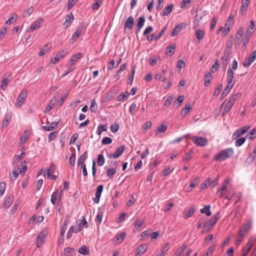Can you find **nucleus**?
<instances>
[{
    "mask_svg": "<svg viewBox=\"0 0 256 256\" xmlns=\"http://www.w3.org/2000/svg\"><path fill=\"white\" fill-rule=\"evenodd\" d=\"M233 77L234 72L232 70L231 68H228L227 72L228 84L222 92L221 98H224L230 92V90L234 86L235 82L233 80Z\"/></svg>",
    "mask_w": 256,
    "mask_h": 256,
    "instance_id": "obj_1",
    "label": "nucleus"
},
{
    "mask_svg": "<svg viewBox=\"0 0 256 256\" xmlns=\"http://www.w3.org/2000/svg\"><path fill=\"white\" fill-rule=\"evenodd\" d=\"M234 154V150L232 148H226L218 153L214 158L216 161H223L232 156Z\"/></svg>",
    "mask_w": 256,
    "mask_h": 256,
    "instance_id": "obj_2",
    "label": "nucleus"
},
{
    "mask_svg": "<svg viewBox=\"0 0 256 256\" xmlns=\"http://www.w3.org/2000/svg\"><path fill=\"white\" fill-rule=\"evenodd\" d=\"M242 96V94L241 92H238L236 94L231 95L229 97V99L224 106L222 112L223 115H225L229 112L235 102L240 98Z\"/></svg>",
    "mask_w": 256,
    "mask_h": 256,
    "instance_id": "obj_3",
    "label": "nucleus"
},
{
    "mask_svg": "<svg viewBox=\"0 0 256 256\" xmlns=\"http://www.w3.org/2000/svg\"><path fill=\"white\" fill-rule=\"evenodd\" d=\"M28 94V92L26 90H24L18 95L16 100L15 105L16 107L20 108L24 103Z\"/></svg>",
    "mask_w": 256,
    "mask_h": 256,
    "instance_id": "obj_4",
    "label": "nucleus"
},
{
    "mask_svg": "<svg viewBox=\"0 0 256 256\" xmlns=\"http://www.w3.org/2000/svg\"><path fill=\"white\" fill-rule=\"evenodd\" d=\"M192 139L193 142L199 146H204L208 143V140L204 137L194 136Z\"/></svg>",
    "mask_w": 256,
    "mask_h": 256,
    "instance_id": "obj_5",
    "label": "nucleus"
},
{
    "mask_svg": "<svg viewBox=\"0 0 256 256\" xmlns=\"http://www.w3.org/2000/svg\"><path fill=\"white\" fill-rule=\"evenodd\" d=\"M250 128V126H246L237 130L232 136V139L236 140L243 136L248 132Z\"/></svg>",
    "mask_w": 256,
    "mask_h": 256,
    "instance_id": "obj_6",
    "label": "nucleus"
},
{
    "mask_svg": "<svg viewBox=\"0 0 256 256\" xmlns=\"http://www.w3.org/2000/svg\"><path fill=\"white\" fill-rule=\"evenodd\" d=\"M46 235V232L45 230L41 231L36 237V245L37 248H39L44 242L45 237Z\"/></svg>",
    "mask_w": 256,
    "mask_h": 256,
    "instance_id": "obj_7",
    "label": "nucleus"
},
{
    "mask_svg": "<svg viewBox=\"0 0 256 256\" xmlns=\"http://www.w3.org/2000/svg\"><path fill=\"white\" fill-rule=\"evenodd\" d=\"M68 54L67 50H60L56 56L52 58L50 60V62L52 64L57 63L60 60L64 58V56H66Z\"/></svg>",
    "mask_w": 256,
    "mask_h": 256,
    "instance_id": "obj_8",
    "label": "nucleus"
},
{
    "mask_svg": "<svg viewBox=\"0 0 256 256\" xmlns=\"http://www.w3.org/2000/svg\"><path fill=\"white\" fill-rule=\"evenodd\" d=\"M125 147L124 146H121L118 148L115 152L112 154H110L108 156L110 158H116L120 157L124 150Z\"/></svg>",
    "mask_w": 256,
    "mask_h": 256,
    "instance_id": "obj_9",
    "label": "nucleus"
},
{
    "mask_svg": "<svg viewBox=\"0 0 256 256\" xmlns=\"http://www.w3.org/2000/svg\"><path fill=\"white\" fill-rule=\"evenodd\" d=\"M256 59V50H254L247 60L244 63L243 66L245 68H248Z\"/></svg>",
    "mask_w": 256,
    "mask_h": 256,
    "instance_id": "obj_10",
    "label": "nucleus"
},
{
    "mask_svg": "<svg viewBox=\"0 0 256 256\" xmlns=\"http://www.w3.org/2000/svg\"><path fill=\"white\" fill-rule=\"evenodd\" d=\"M83 28H84L82 26H78L74 33L73 34L70 40V43H74L77 40V38H79L81 34Z\"/></svg>",
    "mask_w": 256,
    "mask_h": 256,
    "instance_id": "obj_11",
    "label": "nucleus"
},
{
    "mask_svg": "<svg viewBox=\"0 0 256 256\" xmlns=\"http://www.w3.org/2000/svg\"><path fill=\"white\" fill-rule=\"evenodd\" d=\"M148 246L146 244H141L136 248V256H140L148 250Z\"/></svg>",
    "mask_w": 256,
    "mask_h": 256,
    "instance_id": "obj_12",
    "label": "nucleus"
},
{
    "mask_svg": "<svg viewBox=\"0 0 256 256\" xmlns=\"http://www.w3.org/2000/svg\"><path fill=\"white\" fill-rule=\"evenodd\" d=\"M126 236V232H122L120 234H118L113 238V242L116 244H118L121 243Z\"/></svg>",
    "mask_w": 256,
    "mask_h": 256,
    "instance_id": "obj_13",
    "label": "nucleus"
},
{
    "mask_svg": "<svg viewBox=\"0 0 256 256\" xmlns=\"http://www.w3.org/2000/svg\"><path fill=\"white\" fill-rule=\"evenodd\" d=\"M134 19L132 16H129L124 22V30L128 29L131 30L133 27Z\"/></svg>",
    "mask_w": 256,
    "mask_h": 256,
    "instance_id": "obj_14",
    "label": "nucleus"
},
{
    "mask_svg": "<svg viewBox=\"0 0 256 256\" xmlns=\"http://www.w3.org/2000/svg\"><path fill=\"white\" fill-rule=\"evenodd\" d=\"M230 55V52L228 50H224V54L222 57V68L224 69H226L227 64H228V60L229 58Z\"/></svg>",
    "mask_w": 256,
    "mask_h": 256,
    "instance_id": "obj_15",
    "label": "nucleus"
},
{
    "mask_svg": "<svg viewBox=\"0 0 256 256\" xmlns=\"http://www.w3.org/2000/svg\"><path fill=\"white\" fill-rule=\"evenodd\" d=\"M104 186L102 184L99 185L96 189V198H94V201L96 203H98L100 202L101 194L102 192Z\"/></svg>",
    "mask_w": 256,
    "mask_h": 256,
    "instance_id": "obj_16",
    "label": "nucleus"
},
{
    "mask_svg": "<svg viewBox=\"0 0 256 256\" xmlns=\"http://www.w3.org/2000/svg\"><path fill=\"white\" fill-rule=\"evenodd\" d=\"M88 157V152L85 151L78 158V166H84L86 165L84 163V161Z\"/></svg>",
    "mask_w": 256,
    "mask_h": 256,
    "instance_id": "obj_17",
    "label": "nucleus"
},
{
    "mask_svg": "<svg viewBox=\"0 0 256 256\" xmlns=\"http://www.w3.org/2000/svg\"><path fill=\"white\" fill-rule=\"evenodd\" d=\"M244 32L243 28H240L236 34V39L234 40V42H237L236 44L239 45L241 42V39Z\"/></svg>",
    "mask_w": 256,
    "mask_h": 256,
    "instance_id": "obj_18",
    "label": "nucleus"
},
{
    "mask_svg": "<svg viewBox=\"0 0 256 256\" xmlns=\"http://www.w3.org/2000/svg\"><path fill=\"white\" fill-rule=\"evenodd\" d=\"M12 114L10 112L6 113L5 114L4 120L2 122V126L4 127H6L10 124L12 120Z\"/></svg>",
    "mask_w": 256,
    "mask_h": 256,
    "instance_id": "obj_19",
    "label": "nucleus"
},
{
    "mask_svg": "<svg viewBox=\"0 0 256 256\" xmlns=\"http://www.w3.org/2000/svg\"><path fill=\"white\" fill-rule=\"evenodd\" d=\"M73 20L74 16L70 12L66 16V20L64 22V26H65L66 28H68L71 24Z\"/></svg>",
    "mask_w": 256,
    "mask_h": 256,
    "instance_id": "obj_20",
    "label": "nucleus"
},
{
    "mask_svg": "<svg viewBox=\"0 0 256 256\" xmlns=\"http://www.w3.org/2000/svg\"><path fill=\"white\" fill-rule=\"evenodd\" d=\"M192 108V104L190 102L186 103L185 105V107L182 108L181 110L180 114L182 116H185L190 112V110Z\"/></svg>",
    "mask_w": 256,
    "mask_h": 256,
    "instance_id": "obj_21",
    "label": "nucleus"
},
{
    "mask_svg": "<svg viewBox=\"0 0 256 256\" xmlns=\"http://www.w3.org/2000/svg\"><path fill=\"white\" fill-rule=\"evenodd\" d=\"M250 0H242L240 12L242 16H244L250 4Z\"/></svg>",
    "mask_w": 256,
    "mask_h": 256,
    "instance_id": "obj_22",
    "label": "nucleus"
},
{
    "mask_svg": "<svg viewBox=\"0 0 256 256\" xmlns=\"http://www.w3.org/2000/svg\"><path fill=\"white\" fill-rule=\"evenodd\" d=\"M82 230V226H81L80 224V225L78 227V228L76 229V230H74V226H70L68 230V232L67 234V236H66L67 239H69L72 237V233L78 232L81 231Z\"/></svg>",
    "mask_w": 256,
    "mask_h": 256,
    "instance_id": "obj_23",
    "label": "nucleus"
},
{
    "mask_svg": "<svg viewBox=\"0 0 256 256\" xmlns=\"http://www.w3.org/2000/svg\"><path fill=\"white\" fill-rule=\"evenodd\" d=\"M43 20V19L40 18H38L36 22H34L29 28L28 31L32 32L35 29L38 28L41 26V22Z\"/></svg>",
    "mask_w": 256,
    "mask_h": 256,
    "instance_id": "obj_24",
    "label": "nucleus"
},
{
    "mask_svg": "<svg viewBox=\"0 0 256 256\" xmlns=\"http://www.w3.org/2000/svg\"><path fill=\"white\" fill-rule=\"evenodd\" d=\"M145 22V18L144 16H140L138 20V24L136 26V32H138L143 27Z\"/></svg>",
    "mask_w": 256,
    "mask_h": 256,
    "instance_id": "obj_25",
    "label": "nucleus"
},
{
    "mask_svg": "<svg viewBox=\"0 0 256 256\" xmlns=\"http://www.w3.org/2000/svg\"><path fill=\"white\" fill-rule=\"evenodd\" d=\"M254 32V22L253 20L250 21V25L246 30V35L251 36Z\"/></svg>",
    "mask_w": 256,
    "mask_h": 256,
    "instance_id": "obj_26",
    "label": "nucleus"
},
{
    "mask_svg": "<svg viewBox=\"0 0 256 256\" xmlns=\"http://www.w3.org/2000/svg\"><path fill=\"white\" fill-rule=\"evenodd\" d=\"M245 231L244 230L243 228H241L236 236V244L238 245L240 242H241L242 238L244 236L245 234Z\"/></svg>",
    "mask_w": 256,
    "mask_h": 256,
    "instance_id": "obj_27",
    "label": "nucleus"
},
{
    "mask_svg": "<svg viewBox=\"0 0 256 256\" xmlns=\"http://www.w3.org/2000/svg\"><path fill=\"white\" fill-rule=\"evenodd\" d=\"M74 254V249L70 247H67L64 250L63 254L64 256H72Z\"/></svg>",
    "mask_w": 256,
    "mask_h": 256,
    "instance_id": "obj_28",
    "label": "nucleus"
},
{
    "mask_svg": "<svg viewBox=\"0 0 256 256\" xmlns=\"http://www.w3.org/2000/svg\"><path fill=\"white\" fill-rule=\"evenodd\" d=\"M220 218V212H217L212 216L208 222L209 225L214 226L216 222L218 219Z\"/></svg>",
    "mask_w": 256,
    "mask_h": 256,
    "instance_id": "obj_29",
    "label": "nucleus"
},
{
    "mask_svg": "<svg viewBox=\"0 0 256 256\" xmlns=\"http://www.w3.org/2000/svg\"><path fill=\"white\" fill-rule=\"evenodd\" d=\"M82 56V54L81 52H78L76 54H74L70 58V64L73 65L75 64L79 59Z\"/></svg>",
    "mask_w": 256,
    "mask_h": 256,
    "instance_id": "obj_30",
    "label": "nucleus"
},
{
    "mask_svg": "<svg viewBox=\"0 0 256 256\" xmlns=\"http://www.w3.org/2000/svg\"><path fill=\"white\" fill-rule=\"evenodd\" d=\"M212 78V74L211 72H208L204 76V85L205 86L207 87L210 84Z\"/></svg>",
    "mask_w": 256,
    "mask_h": 256,
    "instance_id": "obj_31",
    "label": "nucleus"
},
{
    "mask_svg": "<svg viewBox=\"0 0 256 256\" xmlns=\"http://www.w3.org/2000/svg\"><path fill=\"white\" fill-rule=\"evenodd\" d=\"M13 202V198L12 196H8L2 204V208L4 209L8 208L12 204Z\"/></svg>",
    "mask_w": 256,
    "mask_h": 256,
    "instance_id": "obj_32",
    "label": "nucleus"
},
{
    "mask_svg": "<svg viewBox=\"0 0 256 256\" xmlns=\"http://www.w3.org/2000/svg\"><path fill=\"white\" fill-rule=\"evenodd\" d=\"M30 133V132L28 130L24 131V133L20 136V141L21 144H24L26 142L29 137Z\"/></svg>",
    "mask_w": 256,
    "mask_h": 256,
    "instance_id": "obj_33",
    "label": "nucleus"
},
{
    "mask_svg": "<svg viewBox=\"0 0 256 256\" xmlns=\"http://www.w3.org/2000/svg\"><path fill=\"white\" fill-rule=\"evenodd\" d=\"M254 242V240L252 238H250L249 239V240L246 244V246L248 247V250L246 252H245L242 254V256H247L248 253L250 252V250Z\"/></svg>",
    "mask_w": 256,
    "mask_h": 256,
    "instance_id": "obj_34",
    "label": "nucleus"
},
{
    "mask_svg": "<svg viewBox=\"0 0 256 256\" xmlns=\"http://www.w3.org/2000/svg\"><path fill=\"white\" fill-rule=\"evenodd\" d=\"M174 48H175V44H172L170 45V46H168L166 50V55L170 56H172L174 52Z\"/></svg>",
    "mask_w": 256,
    "mask_h": 256,
    "instance_id": "obj_35",
    "label": "nucleus"
},
{
    "mask_svg": "<svg viewBox=\"0 0 256 256\" xmlns=\"http://www.w3.org/2000/svg\"><path fill=\"white\" fill-rule=\"evenodd\" d=\"M210 206L206 205L204 207L200 210L202 214H205L207 216H209L212 214V212L210 210Z\"/></svg>",
    "mask_w": 256,
    "mask_h": 256,
    "instance_id": "obj_36",
    "label": "nucleus"
},
{
    "mask_svg": "<svg viewBox=\"0 0 256 256\" xmlns=\"http://www.w3.org/2000/svg\"><path fill=\"white\" fill-rule=\"evenodd\" d=\"M90 110L92 112H96L98 110V106L96 103L95 99H93L91 100Z\"/></svg>",
    "mask_w": 256,
    "mask_h": 256,
    "instance_id": "obj_37",
    "label": "nucleus"
},
{
    "mask_svg": "<svg viewBox=\"0 0 256 256\" xmlns=\"http://www.w3.org/2000/svg\"><path fill=\"white\" fill-rule=\"evenodd\" d=\"M182 29V25H177L175 26V28L172 30L171 36H176Z\"/></svg>",
    "mask_w": 256,
    "mask_h": 256,
    "instance_id": "obj_38",
    "label": "nucleus"
},
{
    "mask_svg": "<svg viewBox=\"0 0 256 256\" xmlns=\"http://www.w3.org/2000/svg\"><path fill=\"white\" fill-rule=\"evenodd\" d=\"M55 170V166L54 164H50L49 168L46 171V173L44 174V176L47 178H50V174L54 172Z\"/></svg>",
    "mask_w": 256,
    "mask_h": 256,
    "instance_id": "obj_39",
    "label": "nucleus"
},
{
    "mask_svg": "<svg viewBox=\"0 0 256 256\" xmlns=\"http://www.w3.org/2000/svg\"><path fill=\"white\" fill-rule=\"evenodd\" d=\"M218 176L214 180H211L210 178L206 180L208 186H211L212 188H214L218 184Z\"/></svg>",
    "mask_w": 256,
    "mask_h": 256,
    "instance_id": "obj_40",
    "label": "nucleus"
},
{
    "mask_svg": "<svg viewBox=\"0 0 256 256\" xmlns=\"http://www.w3.org/2000/svg\"><path fill=\"white\" fill-rule=\"evenodd\" d=\"M184 96L183 95H181L178 97V98L175 100L174 102V104L176 106V108H179L182 103V102L184 100Z\"/></svg>",
    "mask_w": 256,
    "mask_h": 256,
    "instance_id": "obj_41",
    "label": "nucleus"
},
{
    "mask_svg": "<svg viewBox=\"0 0 256 256\" xmlns=\"http://www.w3.org/2000/svg\"><path fill=\"white\" fill-rule=\"evenodd\" d=\"M187 245L183 244L180 248L174 254V256H180L184 252V250L186 248Z\"/></svg>",
    "mask_w": 256,
    "mask_h": 256,
    "instance_id": "obj_42",
    "label": "nucleus"
},
{
    "mask_svg": "<svg viewBox=\"0 0 256 256\" xmlns=\"http://www.w3.org/2000/svg\"><path fill=\"white\" fill-rule=\"evenodd\" d=\"M173 8V5L172 4L166 6L163 10L162 16H166L168 15L170 13H171Z\"/></svg>",
    "mask_w": 256,
    "mask_h": 256,
    "instance_id": "obj_43",
    "label": "nucleus"
},
{
    "mask_svg": "<svg viewBox=\"0 0 256 256\" xmlns=\"http://www.w3.org/2000/svg\"><path fill=\"white\" fill-rule=\"evenodd\" d=\"M89 250L86 246H84L80 247L78 250V252L83 255H86L88 254Z\"/></svg>",
    "mask_w": 256,
    "mask_h": 256,
    "instance_id": "obj_44",
    "label": "nucleus"
},
{
    "mask_svg": "<svg viewBox=\"0 0 256 256\" xmlns=\"http://www.w3.org/2000/svg\"><path fill=\"white\" fill-rule=\"evenodd\" d=\"M68 222V220H66L64 222V224L62 225L60 231V235L62 236H64V232L67 228V225Z\"/></svg>",
    "mask_w": 256,
    "mask_h": 256,
    "instance_id": "obj_45",
    "label": "nucleus"
},
{
    "mask_svg": "<svg viewBox=\"0 0 256 256\" xmlns=\"http://www.w3.org/2000/svg\"><path fill=\"white\" fill-rule=\"evenodd\" d=\"M195 208L194 206H192L189 208V210L185 213L184 218L186 219L194 213Z\"/></svg>",
    "mask_w": 256,
    "mask_h": 256,
    "instance_id": "obj_46",
    "label": "nucleus"
},
{
    "mask_svg": "<svg viewBox=\"0 0 256 256\" xmlns=\"http://www.w3.org/2000/svg\"><path fill=\"white\" fill-rule=\"evenodd\" d=\"M204 34V31L201 30H197L195 32V34L199 42L203 38Z\"/></svg>",
    "mask_w": 256,
    "mask_h": 256,
    "instance_id": "obj_47",
    "label": "nucleus"
},
{
    "mask_svg": "<svg viewBox=\"0 0 256 256\" xmlns=\"http://www.w3.org/2000/svg\"><path fill=\"white\" fill-rule=\"evenodd\" d=\"M256 138V128L252 130L246 135V138L253 139Z\"/></svg>",
    "mask_w": 256,
    "mask_h": 256,
    "instance_id": "obj_48",
    "label": "nucleus"
},
{
    "mask_svg": "<svg viewBox=\"0 0 256 256\" xmlns=\"http://www.w3.org/2000/svg\"><path fill=\"white\" fill-rule=\"evenodd\" d=\"M130 95V93L128 92H125L124 93L120 94L116 99L118 102L122 101L124 100L125 98H128Z\"/></svg>",
    "mask_w": 256,
    "mask_h": 256,
    "instance_id": "obj_49",
    "label": "nucleus"
},
{
    "mask_svg": "<svg viewBox=\"0 0 256 256\" xmlns=\"http://www.w3.org/2000/svg\"><path fill=\"white\" fill-rule=\"evenodd\" d=\"M50 50V48L48 46V44H46L41 50H40L38 54L40 56H42L44 55L46 53H47Z\"/></svg>",
    "mask_w": 256,
    "mask_h": 256,
    "instance_id": "obj_50",
    "label": "nucleus"
},
{
    "mask_svg": "<svg viewBox=\"0 0 256 256\" xmlns=\"http://www.w3.org/2000/svg\"><path fill=\"white\" fill-rule=\"evenodd\" d=\"M105 162V159L103 155L102 154H98V160L97 162L98 166H102Z\"/></svg>",
    "mask_w": 256,
    "mask_h": 256,
    "instance_id": "obj_51",
    "label": "nucleus"
},
{
    "mask_svg": "<svg viewBox=\"0 0 256 256\" xmlns=\"http://www.w3.org/2000/svg\"><path fill=\"white\" fill-rule=\"evenodd\" d=\"M107 130V126L106 124L99 126L96 130V134L98 135L101 134L102 131Z\"/></svg>",
    "mask_w": 256,
    "mask_h": 256,
    "instance_id": "obj_52",
    "label": "nucleus"
},
{
    "mask_svg": "<svg viewBox=\"0 0 256 256\" xmlns=\"http://www.w3.org/2000/svg\"><path fill=\"white\" fill-rule=\"evenodd\" d=\"M246 140V138H238L236 142H235V145L237 147H239L241 146L242 144H243Z\"/></svg>",
    "mask_w": 256,
    "mask_h": 256,
    "instance_id": "obj_53",
    "label": "nucleus"
},
{
    "mask_svg": "<svg viewBox=\"0 0 256 256\" xmlns=\"http://www.w3.org/2000/svg\"><path fill=\"white\" fill-rule=\"evenodd\" d=\"M116 173V168H111L108 170L107 171V176L110 178H112V176L114 174Z\"/></svg>",
    "mask_w": 256,
    "mask_h": 256,
    "instance_id": "obj_54",
    "label": "nucleus"
},
{
    "mask_svg": "<svg viewBox=\"0 0 256 256\" xmlns=\"http://www.w3.org/2000/svg\"><path fill=\"white\" fill-rule=\"evenodd\" d=\"M219 67V60L218 59H216L215 60L214 64L212 66L211 71L212 72L214 73L215 72L218 68Z\"/></svg>",
    "mask_w": 256,
    "mask_h": 256,
    "instance_id": "obj_55",
    "label": "nucleus"
},
{
    "mask_svg": "<svg viewBox=\"0 0 256 256\" xmlns=\"http://www.w3.org/2000/svg\"><path fill=\"white\" fill-rule=\"evenodd\" d=\"M34 11V8L31 6L26 10L23 13L22 16L23 17H26L30 16Z\"/></svg>",
    "mask_w": 256,
    "mask_h": 256,
    "instance_id": "obj_56",
    "label": "nucleus"
},
{
    "mask_svg": "<svg viewBox=\"0 0 256 256\" xmlns=\"http://www.w3.org/2000/svg\"><path fill=\"white\" fill-rule=\"evenodd\" d=\"M58 196V191L56 190L55 191L52 195L51 196V202L53 205H54L56 204V200L57 198V196Z\"/></svg>",
    "mask_w": 256,
    "mask_h": 256,
    "instance_id": "obj_57",
    "label": "nucleus"
},
{
    "mask_svg": "<svg viewBox=\"0 0 256 256\" xmlns=\"http://www.w3.org/2000/svg\"><path fill=\"white\" fill-rule=\"evenodd\" d=\"M102 0H96V2L94 3L92 6L93 10H97L98 9L100 5L102 4Z\"/></svg>",
    "mask_w": 256,
    "mask_h": 256,
    "instance_id": "obj_58",
    "label": "nucleus"
},
{
    "mask_svg": "<svg viewBox=\"0 0 256 256\" xmlns=\"http://www.w3.org/2000/svg\"><path fill=\"white\" fill-rule=\"evenodd\" d=\"M250 37V36L246 34L243 38L242 47L244 50H246V45L248 42Z\"/></svg>",
    "mask_w": 256,
    "mask_h": 256,
    "instance_id": "obj_59",
    "label": "nucleus"
},
{
    "mask_svg": "<svg viewBox=\"0 0 256 256\" xmlns=\"http://www.w3.org/2000/svg\"><path fill=\"white\" fill-rule=\"evenodd\" d=\"M166 28H167L166 26H164L162 28V29L161 30V31L160 32V33L156 36V37L154 38V40H159L162 36L164 34L165 32Z\"/></svg>",
    "mask_w": 256,
    "mask_h": 256,
    "instance_id": "obj_60",
    "label": "nucleus"
},
{
    "mask_svg": "<svg viewBox=\"0 0 256 256\" xmlns=\"http://www.w3.org/2000/svg\"><path fill=\"white\" fill-rule=\"evenodd\" d=\"M251 228H252V222L249 221V222H247L245 223L244 224L242 228H243L244 231L246 232V231H248L249 230H250Z\"/></svg>",
    "mask_w": 256,
    "mask_h": 256,
    "instance_id": "obj_61",
    "label": "nucleus"
},
{
    "mask_svg": "<svg viewBox=\"0 0 256 256\" xmlns=\"http://www.w3.org/2000/svg\"><path fill=\"white\" fill-rule=\"evenodd\" d=\"M112 142V140L109 137H104L103 138L102 141V144H109Z\"/></svg>",
    "mask_w": 256,
    "mask_h": 256,
    "instance_id": "obj_62",
    "label": "nucleus"
},
{
    "mask_svg": "<svg viewBox=\"0 0 256 256\" xmlns=\"http://www.w3.org/2000/svg\"><path fill=\"white\" fill-rule=\"evenodd\" d=\"M119 128V124L117 122H116L114 125H112L110 126V130L114 133H116L118 131Z\"/></svg>",
    "mask_w": 256,
    "mask_h": 256,
    "instance_id": "obj_63",
    "label": "nucleus"
},
{
    "mask_svg": "<svg viewBox=\"0 0 256 256\" xmlns=\"http://www.w3.org/2000/svg\"><path fill=\"white\" fill-rule=\"evenodd\" d=\"M9 82L8 80L6 78H3L2 84L0 85V88L2 90L4 89V88L8 84Z\"/></svg>",
    "mask_w": 256,
    "mask_h": 256,
    "instance_id": "obj_64",
    "label": "nucleus"
}]
</instances>
